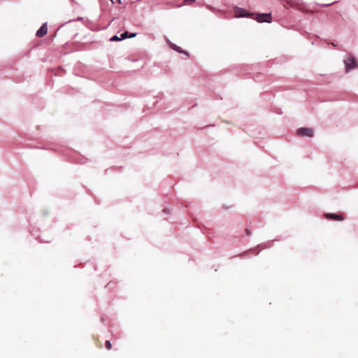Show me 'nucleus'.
<instances>
[{"mask_svg":"<svg viewBox=\"0 0 358 358\" xmlns=\"http://www.w3.org/2000/svg\"><path fill=\"white\" fill-rule=\"evenodd\" d=\"M234 12L236 17H246L249 15L248 13L245 10L241 8H236L234 9Z\"/></svg>","mask_w":358,"mask_h":358,"instance_id":"6","label":"nucleus"},{"mask_svg":"<svg viewBox=\"0 0 358 358\" xmlns=\"http://www.w3.org/2000/svg\"><path fill=\"white\" fill-rule=\"evenodd\" d=\"M105 346L108 350H110L112 348V344L109 341H106Z\"/></svg>","mask_w":358,"mask_h":358,"instance_id":"8","label":"nucleus"},{"mask_svg":"<svg viewBox=\"0 0 358 358\" xmlns=\"http://www.w3.org/2000/svg\"><path fill=\"white\" fill-rule=\"evenodd\" d=\"M345 63L347 71H348L350 69H355L357 66V62H356L355 59L353 57L348 58L345 62Z\"/></svg>","mask_w":358,"mask_h":358,"instance_id":"4","label":"nucleus"},{"mask_svg":"<svg viewBox=\"0 0 358 358\" xmlns=\"http://www.w3.org/2000/svg\"><path fill=\"white\" fill-rule=\"evenodd\" d=\"M136 34L135 33L130 34L129 35V33H128L127 31H126V32H124V33H123V34H121L120 38H122V39H125V38H128V37H129V38H133V37L136 36Z\"/></svg>","mask_w":358,"mask_h":358,"instance_id":"7","label":"nucleus"},{"mask_svg":"<svg viewBox=\"0 0 358 358\" xmlns=\"http://www.w3.org/2000/svg\"><path fill=\"white\" fill-rule=\"evenodd\" d=\"M122 40L121 38L118 37L117 36H113L111 38H110V41H120Z\"/></svg>","mask_w":358,"mask_h":358,"instance_id":"9","label":"nucleus"},{"mask_svg":"<svg viewBox=\"0 0 358 358\" xmlns=\"http://www.w3.org/2000/svg\"><path fill=\"white\" fill-rule=\"evenodd\" d=\"M48 25L47 23H44L41 28L37 31L36 36L39 38L43 37L47 34Z\"/></svg>","mask_w":358,"mask_h":358,"instance_id":"5","label":"nucleus"},{"mask_svg":"<svg viewBox=\"0 0 358 358\" xmlns=\"http://www.w3.org/2000/svg\"><path fill=\"white\" fill-rule=\"evenodd\" d=\"M271 15L270 13H264V14H258L257 15V20L259 22H271Z\"/></svg>","mask_w":358,"mask_h":358,"instance_id":"2","label":"nucleus"},{"mask_svg":"<svg viewBox=\"0 0 358 358\" xmlns=\"http://www.w3.org/2000/svg\"><path fill=\"white\" fill-rule=\"evenodd\" d=\"M324 216L327 219L333 220L336 221L344 220V217L342 214L325 213Z\"/></svg>","mask_w":358,"mask_h":358,"instance_id":"3","label":"nucleus"},{"mask_svg":"<svg viewBox=\"0 0 358 358\" xmlns=\"http://www.w3.org/2000/svg\"><path fill=\"white\" fill-rule=\"evenodd\" d=\"M245 232H246L248 236H250L251 235V231L248 229H245Z\"/></svg>","mask_w":358,"mask_h":358,"instance_id":"11","label":"nucleus"},{"mask_svg":"<svg viewBox=\"0 0 358 358\" xmlns=\"http://www.w3.org/2000/svg\"><path fill=\"white\" fill-rule=\"evenodd\" d=\"M296 134L301 136L312 137L314 134V131L312 128L301 127L297 129Z\"/></svg>","mask_w":358,"mask_h":358,"instance_id":"1","label":"nucleus"},{"mask_svg":"<svg viewBox=\"0 0 358 358\" xmlns=\"http://www.w3.org/2000/svg\"><path fill=\"white\" fill-rule=\"evenodd\" d=\"M195 0H185L184 4L185 5H190L192 2H194Z\"/></svg>","mask_w":358,"mask_h":358,"instance_id":"10","label":"nucleus"}]
</instances>
